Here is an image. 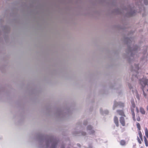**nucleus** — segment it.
Returning a JSON list of instances; mask_svg holds the SVG:
<instances>
[{
  "label": "nucleus",
  "mask_w": 148,
  "mask_h": 148,
  "mask_svg": "<svg viewBox=\"0 0 148 148\" xmlns=\"http://www.w3.org/2000/svg\"><path fill=\"white\" fill-rule=\"evenodd\" d=\"M140 84L143 87V91L144 95L145 97H146V95L144 92V89H145V88L148 87V80L145 79H143L140 81ZM147 91L148 92V89H147Z\"/></svg>",
  "instance_id": "nucleus-1"
},
{
  "label": "nucleus",
  "mask_w": 148,
  "mask_h": 148,
  "mask_svg": "<svg viewBox=\"0 0 148 148\" xmlns=\"http://www.w3.org/2000/svg\"><path fill=\"white\" fill-rule=\"evenodd\" d=\"M138 134L139 136V137L141 140H140V139L138 137H137V140L138 143L140 144H141V141H143V138H142V135L141 132L140 131H138Z\"/></svg>",
  "instance_id": "nucleus-2"
},
{
  "label": "nucleus",
  "mask_w": 148,
  "mask_h": 148,
  "mask_svg": "<svg viewBox=\"0 0 148 148\" xmlns=\"http://www.w3.org/2000/svg\"><path fill=\"white\" fill-rule=\"evenodd\" d=\"M120 123L122 126H124L125 125V120L124 118L122 116L120 117L119 118Z\"/></svg>",
  "instance_id": "nucleus-3"
},
{
  "label": "nucleus",
  "mask_w": 148,
  "mask_h": 148,
  "mask_svg": "<svg viewBox=\"0 0 148 148\" xmlns=\"http://www.w3.org/2000/svg\"><path fill=\"white\" fill-rule=\"evenodd\" d=\"M114 121L116 126L117 127H118L119 126V121L118 118L117 116H115L114 117Z\"/></svg>",
  "instance_id": "nucleus-4"
},
{
  "label": "nucleus",
  "mask_w": 148,
  "mask_h": 148,
  "mask_svg": "<svg viewBox=\"0 0 148 148\" xmlns=\"http://www.w3.org/2000/svg\"><path fill=\"white\" fill-rule=\"evenodd\" d=\"M116 112L120 115L123 116L124 117L125 116L123 110H118L116 111Z\"/></svg>",
  "instance_id": "nucleus-5"
},
{
  "label": "nucleus",
  "mask_w": 148,
  "mask_h": 148,
  "mask_svg": "<svg viewBox=\"0 0 148 148\" xmlns=\"http://www.w3.org/2000/svg\"><path fill=\"white\" fill-rule=\"evenodd\" d=\"M92 127L90 125H89L87 127V129L88 130H90L89 132L90 134H92L95 132V131L94 130H92Z\"/></svg>",
  "instance_id": "nucleus-6"
},
{
  "label": "nucleus",
  "mask_w": 148,
  "mask_h": 148,
  "mask_svg": "<svg viewBox=\"0 0 148 148\" xmlns=\"http://www.w3.org/2000/svg\"><path fill=\"white\" fill-rule=\"evenodd\" d=\"M140 111L142 114H145V110L142 107H140Z\"/></svg>",
  "instance_id": "nucleus-7"
},
{
  "label": "nucleus",
  "mask_w": 148,
  "mask_h": 148,
  "mask_svg": "<svg viewBox=\"0 0 148 148\" xmlns=\"http://www.w3.org/2000/svg\"><path fill=\"white\" fill-rule=\"evenodd\" d=\"M132 113L133 119L134 121H136V119L135 118V113L133 110H132Z\"/></svg>",
  "instance_id": "nucleus-8"
},
{
  "label": "nucleus",
  "mask_w": 148,
  "mask_h": 148,
  "mask_svg": "<svg viewBox=\"0 0 148 148\" xmlns=\"http://www.w3.org/2000/svg\"><path fill=\"white\" fill-rule=\"evenodd\" d=\"M144 142L145 144V145L146 146H148V142L147 141V140L145 136H144Z\"/></svg>",
  "instance_id": "nucleus-9"
},
{
  "label": "nucleus",
  "mask_w": 148,
  "mask_h": 148,
  "mask_svg": "<svg viewBox=\"0 0 148 148\" xmlns=\"http://www.w3.org/2000/svg\"><path fill=\"white\" fill-rule=\"evenodd\" d=\"M136 126L139 131H140L141 129L140 124L139 123H137L136 124Z\"/></svg>",
  "instance_id": "nucleus-10"
},
{
  "label": "nucleus",
  "mask_w": 148,
  "mask_h": 148,
  "mask_svg": "<svg viewBox=\"0 0 148 148\" xmlns=\"http://www.w3.org/2000/svg\"><path fill=\"white\" fill-rule=\"evenodd\" d=\"M120 143L122 145H124L125 144V142L124 140H121L120 142Z\"/></svg>",
  "instance_id": "nucleus-11"
},
{
  "label": "nucleus",
  "mask_w": 148,
  "mask_h": 148,
  "mask_svg": "<svg viewBox=\"0 0 148 148\" xmlns=\"http://www.w3.org/2000/svg\"><path fill=\"white\" fill-rule=\"evenodd\" d=\"M118 106H119L120 107H123L124 106V104L123 103L119 102L118 103Z\"/></svg>",
  "instance_id": "nucleus-12"
},
{
  "label": "nucleus",
  "mask_w": 148,
  "mask_h": 148,
  "mask_svg": "<svg viewBox=\"0 0 148 148\" xmlns=\"http://www.w3.org/2000/svg\"><path fill=\"white\" fill-rule=\"evenodd\" d=\"M145 135L146 137L148 138V130L147 128H146L145 130Z\"/></svg>",
  "instance_id": "nucleus-13"
},
{
  "label": "nucleus",
  "mask_w": 148,
  "mask_h": 148,
  "mask_svg": "<svg viewBox=\"0 0 148 148\" xmlns=\"http://www.w3.org/2000/svg\"><path fill=\"white\" fill-rule=\"evenodd\" d=\"M136 120L138 121H140V117L139 115H136Z\"/></svg>",
  "instance_id": "nucleus-14"
},
{
  "label": "nucleus",
  "mask_w": 148,
  "mask_h": 148,
  "mask_svg": "<svg viewBox=\"0 0 148 148\" xmlns=\"http://www.w3.org/2000/svg\"><path fill=\"white\" fill-rule=\"evenodd\" d=\"M144 3L146 5H147L148 3L147 1L146 0H145L144 1Z\"/></svg>",
  "instance_id": "nucleus-15"
},
{
  "label": "nucleus",
  "mask_w": 148,
  "mask_h": 148,
  "mask_svg": "<svg viewBox=\"0 0 148 148\" xmlns=\"http://www.w3.org/2000/svg\"><path fill=\"white\" fill-rule=\"evenodd\" d=\"M86 134V133L85 132H84L83 134H82V135H85Z\"/></svg>",
  "instance_id": "nucleus-16"
},
{
  "label": "nucleus",
  "mask_w": 148,
  "mask_h": 148,
  "mask_svg": "<svg viewBox=\"0 0 148 148\" xmlns=\"http://www.w3.org/2000/svg\"><path fill=\"white\" fill-rule=\"evenodd\" d=\"M129 87L130 88V89H131V87L130 86V85H129Z\"/></svg>",
  "instance_id": "nucleus-17"
},
{
  "label": "nucleus",
  "mask_w": 148,
  "mask_h": 148,
  "mask_svg": "<svg viewBox=\"0 0 148 148\" xmlns=\"http://www.w3.org/2000/svg\"><path fill=\"white\" fill-rule=\"evenodd\" d=\"M133 107H135V105H134V104H133Z\"/></svg>",
  "instance_id": "nucleus-18"
},
{
  "label": "nucleus",
  "mask_w": 148,
  "mask_h": 148,
  "mask_svg": "<svg viewBox=\"0 0 148 148\" xmlns=\"http://www.w3.org/2000/svg\"><path fill=\"white\" fill-rule=\"evenodd\" d=\"M147 110H148V106H147Z\"/></svg>",
  "instance_id": "nucleus-19"
},
{
  "label": "nucleus",
  "mask_w": 148,
  "mask_h": 148,
  "mask_svg": "<svg viewBox=\"0 0 148 148\" xmlns=\"http://www.w3.org/2000/svg\"><path fill=\"white\" fill-rule=\"evenodd\" d=\"M62 148H64V147H62Z\"/></svg>",
  "instance_id": "nucleus-20"
}]
</instances>
